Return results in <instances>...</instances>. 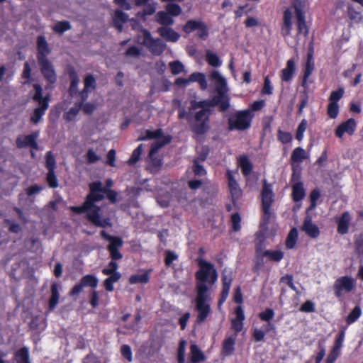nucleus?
Wrapping results in <instances>:
<instances>
[{"instance_id": "f257e3e1", "label": "nucleus", "mask_w": 363, "mask_h": 363, "mask_svg": "<svg viewBox=\"0 0 363 363\" xmlns=\"http://www.w3.org/2000/svg\"><path fill=\"white\" fill-rule=\"evenodd\" d=\"M196 262L199 269L195 273V310L197 312L196 323L201 324L206 321L211 312V305L207 303L210 299L209 286L207 284L213 285L217 281L218 274L212 263L201 257H198Z\"/></svg>"}, {"instance_id": "f03ea898", "label": "nucleus", "mask_w": 363, "mask_h": 363, "mask_svg": "<svg viewBox=\"0 0 363 363\" xmlns=\"http://www.w3.org/2000/svg\"><path fill=\"white\" fill-rule=\"evenodd\" d=\"M89 193L86 196L84 201L79 206H71L73 213L81 215L86 213V219L94 225L106 228L111 227L112 223L109 218L101 217V207L96 204L104 199L103 186L101 182L96 181L89 184Z\"/></svg>"}, {"instance_id": "7ed1b4c3", "label": "nucleus", "mask_w": 363, "mask_h": 363, "mask_svg": "<svg viewBox=\"0 0 363 363\" xmlns=\"http://www.w3.org/2000/svg\"><path fill=\"white\" fill-rule=\"evenodd\" d=\"M100 235L104 240L109 242L106 248L111 260L108 262L107 267L102 269V274L108 276L103 282L104 287L107 291L112 292L114 290L113 284L121 278V274L118 272V264L116 261L123 258L120 248L123 247V241L121 237L111 235L105 230H101Z\"/></svg>"}, {"instance_id": "20e7f679", "label": "nucleus", "mask_w": 363, "mask_h": 363, "mask_svg": "<svg viewBox=\"0 0 363 363\" xmlns=\"http://www.w3.org/2000/svg\"><path fill=\"white\" fill-rule=\"evenodd\" d=\"M36 48L38 63L40 72L48 83L45 86L48 89L56 83L57 77L53 64L48 58L51 49L44 35H40L37 37Z\"/></svg>"}, {"instance_id": "39448f33", "label": "nucleus", "mask_w": 363, "mask_h": 363, "mask_svg": "<svg viewBox=\"0 0 363 363\" xmlns=\"http://www.w3.org/2000/svg\"><path fill=\"white\" fill-rule=\"evenodd\" d=\"M33 87L35 93L32 99L38 104V106L34 109L30 116V122L37 124L40 121L49 108L50 96H43V88L39 84H34Z\"/></svg>"}, {"instance_id": "423d86ee", "label": "nucleus", "mask_w": 363, "mask_h": 363, "mask_svg": "<svg viewBox=\"0 0 363 363\" xmlns=\"http://www.w3.org/2000/svg\"><path fill=\"white\" fill-rule=\"evenodd\" d=\"M254 114L250 109L238 111L228 120L229 130H245L250 128Z\"/></svg>"}, {"instance_id": "0eeeda50", "label": "nucleus", "mask_w": 363, "mask_h": 363, "mask_svg": "<svg viewBox=\"0 0 363 363\" xmlns=\"http://www.w3.org/2000/svg\"><path fill=\"white\" fill-rule=\"evenodd\" d=\"M274 194L273 192L272 184H269L266 179L263 182L262 189L261 191L262 209L263 212L262 221L264 224L269 223L272 216L271 207L274 201Z\"/></svg>"}, {"instance_id": "6e6552de", "label": "nucleus", "mask_w": 363, "mask_h": 363, "mask_svg": "<svg viewBox=\"0 0 363 363\" xmlns=\"http://www.w3.org/2000/svg\"><path fill=\"white\" fill-rule=\"evenodd\" d=\"M208 78L215 85L217 93L216 96L219 97L221 101L223 100L226 102L227 104L230 106V99L227 94L228 86L225 79L217 70L211 71L208 74Z\"/></svg>"}, {"instance_id": "1a4fd4ad", "label": "nucleus", "mask_w": 363, "mask_h": 363, "mask_svg": "<svg viewBox=\"0 0 363 363\" xmlns=\"http://www.w3.org/2000/svg\"><path fill=\"white\" fill-rule=\"evenodd\" d=\"M208 78L215 85L217 93L216 96L219 97L221 101L223 100L226 102L227 104L230 106V99L227 94L228 86L225 79L217 70L211 71L208 74Z\"/></svg>"}, {"instance_id": "9d476101", "label": "nucleus", "mask_w": 363, "mask_h": 363, "mask_svg": "<svg viewBox=\"0 0 363 363\" xmlns=\"http://www.w3.org/2000/svg\"><path fill=\"white\" fill-rule=\"evenodd\" d=\"M208 78L215 85L217 93L216 96L219 97L221 101L223 100L226 102L227 104L230 106V99L227 94L228 86L225 79L217 70L211 71L208 74Z\"/></svg>"}, {"instance_id": "9b49d317", "label": "nucleus", "mask_w": 363, "mask_h": 363, "mask_svg": "<svg viewBox=\"0 0 363 363\" xmlns=\"http://www.w3.org/2000/svg\"><path fill=\"white\" fill-rule=\"evenodd\" d=\"M211 110L204 109L196 112L194 118L196 123L191 125V130L196 135H204L209 129V118Z\"/></svg>"}, {"instance_id": "f8f14e48", "label": "nucleus", "mask_w": 363, "mask_h": 363, "mask_svg": "<svg viewBox=\"0 0 363 363\" xmlns=\"http://www.w3.org/2000/svg\"><path fill=\"white\" fill-rule=\"evenodd\" d=\"M143 41L142 44L147 48L149 51L155 55H160L166 49V44L160 38H153L147 29L143 28Z\"/></svg>"}, {"instance_id": "ddd939ff", "label": "nucleus", "mask_w": 363, "mask_h": 363, "mask_svg": "<svg viewBox=\"0 0 363 363\" xmlns=\"http://www.w3.org/2000/svg\"><path fill=\"white\" fill-rule=\"evenodd\" d=\"M218 106V110L220 112L226 111L230 106L226 102L221 101L219 97L214 96L211 99H205L199 101H193L191 103V109L196 110L201 108V110L208 109L211 110V107Z\"/></svg>"}, {"instance_id": "4468645a", "label": "nucleus", "mask_w": 363, "mask_h": 363, "mask_svg": "<svg viewBox=\"0 0 363 363\" xmlns=\"http://www.w3.org/2000/svg\"><path fill=\"white\" fill-rule=\"evenodd\" d=\"M355 287L354 279L350 276H342L337 278L333 284L334 294L337 298H341L345 293H350Z\"/></svg>"}, {"instance_id": "2eb2a0df", "label": "nucleus", "mask_w": 363, "mask_h": 363, "mask_svg": "<svg viewBox=\"0 0 363 363\" xmlns=\"http://www.w3.org/2000/svg\"><path fill=\"white\" fill-rule=\"evenodd\" d=\"M182 30L186 34L196 30V35L201 40H206L209 35L207 25L200 20L191 19L187 21L183 26Z\"/></svg>"}, {"instance_id": "dca6fc26", "label": "nucleus", "mask_w": 363, "mask_h": 363, "mask_svg": "<svg viewBox=\"0 0 363 363\" xmlns=\"http://www.w3.org/2000/svg\"><path fill=\"white\" fill-rule=\"evenodd\" d=\"M99 284L98 278L94 274H86L83 276L79 282L76 284L69 291L70 296H78L84 287H91L95 289Z\"/></svg>"}, {"instance_id": "f3484780", "label": "nucleus", "mask_w": 363, "mask_h": 363, "mask_svg": "<svg viewBox=\"0 0 363 363\" xmlns=\"http://www.w3.org/2000/svg\"><path fill=\"white\" fill-rule=\"evenodd\" d=\"M228 180V186L231 196V201L233 205H236L238 200L242 196V191L236 181L233 171L228 169L225 172Z\"/></svg>"}, {"instance_id": "a211bd4d", "label": "nucleus", "mask_w": 363, "mask_h": 363, "mask_svg": "<svg viewBox=\"0 0 363 363\" xmlns=\"http://www.w3.org/2000/svg\"><path fill=\"white\" fill-rule=\"evenodd\" d=\"M38 132L35 131L27 135H18L16 140V147L19 149L30 147L32 150H38L37 138Z\"/></svg>"}, {"instance_id": "6ab92c4d", "label": "nucleus", "mask_w": 363, "mask_h": 363, "mask_svg": "<svg viewBox=\"0 0 363 363\" xmlns=\"http://www.w3.org/2000/svg\"><path fill=\"white\" fill-rule=\"evenodd\" d=\"M357 129L356 121L351 118L340 123L335 130V135L338 138H342L345 133L352 135Z\"/></svg>"}, {"instance_id": "aec40b11", "label": "nucleus", "mask_w": 363, "mask_h": 363, "mask_svg": "<svg viewBox=\"0 0 363 363\" xmlns=\"http://www.w3.org/2000/svg\"><path fill=\"white\" fill-rule=\"evenodd\" d=\"M301 230L312 239L318 238L320 234L319 228L313 223L312 217L308 214L304 218Z\"/></svg>"}, {"instance_id": "412c9836", "label": "nucleus", "mask_w": 363, "mask_h": 363, "mask_svg": "<svg viewBox=\"0 0 363 363\" xmlns=\"http://www.w3.org/2000/svg\"><path fill=\"white\" fill-rule=\"evenodd\" d=\"M335 222L337 225V232L340 235H345L349 231L352 217L348 211H345L340 217H335Z\"/></svg>"}, {"instance_id": "4be33fe9", "label": "nucleus", "mask_w": 363, "mask_h": 363, "mask_svg": "<svg viewBox=\"0 0 363 363\" xmlns=\"http://www.w3.org/2000/svg\"><path fill=\"white\" fill-rule=\"evenodd\" d=\"M295 14L298 34L303 35L305 37L307 36L309 29L306 24L304 11L301 8L295 6Z\"/></svg>"}, {"instance_id": "5701e85b", "label": "nucleus", "mask_w": 363, "mask_h": 363, "mask_svg": "<svg viewBox=\"0 0 363 363\" xmlns=\"http://www.w3.org/2000/svg\"><path fill=\"white\" fill-rule=\"evenodd\" d=\"M315 65L313 62V50H311L307 54V60L306 62L304 71H303V76L301 81V86L303 88L308 87V79L309 77L311 75L314 70Z\"/></svg>"}, {"instance_id": "b1692460", "label": "nucleus", "mask_w": 363, "mask_h": 363, "mask_svg": "<svg viewBox=\"0 0 363 363\" xmlns=\"http://www.w3.org/2000/svg\"><path fill=\"white\" fill-rule=\"evenodd\" d=\"M292 12L289 9H286L284 11L283 23L281 26V35L286 38L291 35L292 29Z\"/></svg>"}, {"instance_id": "393cba45", "label": "nucleus", "mask_w": 363, "mask_h": 363, "mask_svg": "<svg viewBox=\"0 0 363 363\" xmlns=\"http://www.w3.org/2000/svg\"><path fill=\"white\" fill-rule=\"evenodd\" d=\"M157 31L162 38L168 42L175 43L180 38V35L169 26L160 27Z\"/></svg>"}, {"instance_id": "a878e982", "label": "nucleus", "mask_w": 363, "mask_h": 363, "mask_svg": "<svg viewBox=\"0 0 363 363\" xmlns=\"http://www.w3.org/2000/svg\"><path fill=\"white\" fill-rule=\"evenodd\" d=\"M296 72V63L294 59H289L286 62V66L281 70V79L283 82L291 81Z\"/></svg>"}, {"instance_id": "bb28decb", "label": "nucleus", "mask_w": 363, "mask_h": 363, "mask_svg": "<svg viewBox=\"0 0 363 363\" xmlns=\"http://www.w3.org/2000/svg\"><path fill=\"white\" fill-rule=\"evenodd\" d=\"M238 164L241 169L244 177H248L253 170V164L246 155H240L238 158Z\"/></svg>"}, {"instance_id": "cd10ccee", "label": "nucleus", "mask_w": 363, "mask_h": 363, "mask_svg": "<svg viewBox=\"0 0 363 363\" xmlns=\"http://www.w3.org/2000/svg\"><path fill=\"white\" fill-rule=\"evenodd\" d=\"M206 360V356L198 345L192 344L190 346V359L187 363H199Z\"/></svg>"}, {"instance_id": "c85d7f7f", "label": "nucleus", "mask_w": 363, "mask_h": 363, "mask_svg": "<svg viewBox=\"0 0 363 363\" xmlns=\"http://www.w3.org/2000/svg\"><path fill=\"white\" fill-rule=\"evenodd\" d=\"M50 291L51 296L48 301V309L50 311H52L56 308L57 303H59V285L55 282L52 283L51 284Z\"/></svg>"}, {"instance_id": "c756f323", "label": "nucleus", "mask_w": 363, "mask_h": 363, "mask_svg": "<svg viewBox=\"0 0 363 363\" xmlns=\"http://www.w3.org/2000/svg\"><path fill=\"white\" fill-rule=\"evenodd\" d=\"M69 76L70 78V85L68 89V93L71 97H74L78 92L77 87L79 82V78L74 68H72L69 71Z\"/></svg>"}, {"instance_id": "7c9ffc66", "label": "nucleus", "mask_w": 363, "mask_h": 363, "mask_svg": "<svg viewBox=\"0 0 363 363\" xmlns=\"http://www.w3.org/2000/svg\"><path fill=\"white\" fill-rule=\"evenodd\" d=\"M306 195L303 184L301 182L292 184L291 197L294 202L301 201Z\"/></svg>"}, {"instance_id": "2f4dec72", "label": "nucleus", "mask_w": 363, "mask_h": 363, "mask_svg": "<svg viewBox=\"0 0 363 363\" xmlns=\"http://www.w3.org/2000/svg\"><path fill=\"white\" fill-rule=\"evenodd\" d=\"M156 21L162 25V27H169L174 24L173 18L165 11H158L155 16Z\"/></svg>"}, {"instance_id": "473e14b6", "label": "nucleus", "mask_w": 363, "mask_h": 363, "mask_svg": "<svg viewBox=\"0 0 363 363\" xmlns=\"http://www.w3.org/2000/svg\"><path fill=\"white\" fill-rule=\"evenodd\" d=\"M151 272V269L146 270L145 273L142 274H132L129 279L128 282L130 284H147L150 281V274Z\"/></svg>"}, {"instance_id": "72a5a7b5", "label": "nucleus", "mask_w": 363, "mask_h": 363, "mask_svg": "<svg viewBox=\"0 0 363 363\" xmlns=\"http://www.w3.org/2000/svg\"><path fill=\"white\" fill-rule=\"evenodd\" d=\"M14 359L17 363H30L29 350L27 347H23L14 354Z\"/></svg>"}, {"instance_id": "f704fd0d", "label": "nucleus", "mask_w": 363, "mask_h": 363, "mask_svg": "<svg viewBox=\"0 0 363 363\" xmlns=\"http://www.w3.org/2000/svg\"><path fill=\"white\" fill-rule=\"evenodd\" d=\"M235 338L233 337H228L225 338L223 342L222 345V353L225 356H230L233 354L235 350Z\"/></svg>"}, {"instance_id": "c9c22d12", "label": "nucleus", "mask_w": 363, "mask_h": 363, "mask_svg": "<svg viewBox=\"0 0 363 363\" xmlns=\"http://www.w3.org/2000/svg\"><path fill=\"white\" fill-rule=\"evenodd\" d=\"M306 158V150L301 147H296L291 155V164L293 165L294 163H298L303 162Z\"/></svg>"}, {"instance_id": "e433bc0d", "label": "nucleus", "mask_w": 363, "mask_h": 363, "mask_svg": "<svg viewBox=\"0 0 363 363\" xmlns=\"http://www.w3.org/2000/svg\"><path fill=\"white\" fill-rule=\"evenodd\" d=\"M263 255L265 256L266 258L269 261L279 262L284 258V252L281 250H266L263 252Z\"/></svg>"}, {"instance_id": "4c0bfd02", "label": "nucleus", "mask_w": 363, "mask_h": 363, "mask_svg": "<svg viewBox=\"0 0 363 363\" xmlns=\"http://www.w3.org/2000/svg\"><path fill=\"white\" fill-rule=\"evenodd\" d=\"M189 80L198 82L201 90H206L208 87L207 80L203 73L194 72L189 76Z\"/></svg>"}, {"instance_id": "58836bf2", "label": "nucleus", "mask_w": 363, "mask_h": 363, "mask_svg": "<svg viewBox=\"0 0 363 363\" xmlns=\"http://www.w3.org/2000/svg\"><path fill=\"white\" fill-rule=\"evenodd\" d=\"M72 29V26L68 21H61L57 22L52 27V30L57 34L62 35L65 32Z\"/></svg>"}, {"instance_id": "ea45409f", "label": "nucleus", "mask_w": 363, "mask_h": 363, "mask_svg": "<svg viewBox=\"0 0 363 363\" xmlns=\"http://www.w3.org/2000/svg\"><path fill=\"white\" fill-rule=\"evenodd\" d=\"M163 132L162 130L159 128L156 130L152 131L150 130H147L145 131V135H140L138 138V141H143V140H151V139H160L162 137Z\"/></svg>"}, {"instance_id": "a19ab883", "label": "nucleus", "mask_w": 363, "mask_h": 363, "mask_svg": "<svg viewBox=\"0 0 363 363\" xmlns=\"http://www.w3.org/2000/svg\"><path fill=\"white\" fill-rule=\"evenodd\" d=\"M298 239V231L296 228H293L290 230L286 239V247L288 249H292L295 247Z\"/></svg>"}, {"instance_id": "79ce46f5", "label": "nucleus", "mask_w": 363, "mask_h": 363, "mask_svg": "<svg viewBox=\"0 0 363 363\" xmlns=\"http://www.w3.org/2000/svg\"><path fill=\"white\" fill-rule=\"evenodd\" d=\"M82 104H74V106L72 107L68 111H66L63 114V118L67 122L72 121L75 119L77 116L78 115L80 111V106Z\"/></svg>"}, {"instance_id": "37998d69", "label": "nucleus", "mask_w": 363, "mask_h": 363, "mask_svg": "<svg viewBox=\"0 0 363 363\" xmlns=\"http://www.w3.org/2000/svg\"><path fill=\"white\" fill-rule=\"evenodd\" d=\"M206 60L207 63L213 67H220L222 65V62L219 57L210 51H207L206 54Z\"/></svg>"}, {"instance_id": "c03bdc74", "label": "nucleus", "mask_w": 363, "mask_h": 363, "mask_svg": "<svg viewBox=\"0 0 363 363\" xmlns=\"http://www.w3.org/2000/svg\"><path fill=\"white\" fill-rule=\"evenodd\" d=\"M161 138H162L161 140L157 141V142L155 143L154 144H152L150 152V155H151L152 154H153L156 151H157V150L159 148H161L162 147L164 146L165 145L170 143L172 141V136L169 135H166V136L162 135V137Z\"/></svg>"}, {"instance_id": "a18cd8bd", "label": "nucleus", "mask_w": 363, "mask_h": 363, "mask_svg": "<svg viewBox=\"0 0 363 363\" xmlns=\"http://www.w3.org/2000/svg\"><path fill=\"white\" fill-rule=\"evenodd\" d=\"M186 345V340L182 339L179 341L177 355V363H185Z\"/></svg>"}, {"instance_id": "49530a36", "label": "nucleus", "mask_w": 363, "mask_h": 363, "mask_svg": "<svg viewBox=\"0 0 363 363\" xmlns=\"http://www.w3.org/2000/svg\"><path fill=\"white\" fill-rule=\"evenodd\" d=\"M143 144H140L133 152L131 156L128 160V164L129 165H133L136 164L141 156V154L143 152Z\"/></svg>"}, {"instance_id": "de8ad7c7", "label": "nucleus", "mask_w": 363, "mask_h": 363, "mask_svg": "<svg viewBox=\"0 0 363 363\" xmlns=\"http://www.w3.org/2000/svg\"><path fill=\"white\" fill-rule=\"evenodd\" d=\"M362 314L361 308L359 306H355L352 311L349 313V315L346 318V322L347 324L350 325L360 317Z\"/></svg>"}, {"instance_id": "09e8293b", "label": "nucleus", "mask_w": 363, "mask_h": 363, "mask_svg": "<svg viewBox=\"0 0 363 363\" xmlns=\"http://www.w3.org/2000/svg\"><path fill=\"white\" fill-rule=\"evenodd\" d=\"M320 196V192L318 189H314L310 194V206L307 209V212L313 210L317 206V201Z\"/></svg>"}, {"instance_id": "8fccbe9b", "label": "nucleus", "mask_w": 363, "mask_h": 363, "mask_svg": "<svg viewBox=\"0 0 363 363\" xmlns=\"http://www.w3.org/2000/svg\"><path fill=\"white\" fill-rule=\"evenodd\" d=\"M166 11L172 17L178 16L182 13V8L179 4L169 3L165 6Z\"/></svg>"}, {"instance_id": "3c124183", "label": "nucleus", "mask_w": 363, "mask_h": 363, "mask_svg": "<svg viewBox=\"0 0 363 363\" xmlns=\"http://www.w3.org/2000/svg\"><path fill=\"white\" fill-rule=\"evenodd\" d=\"M230 223L233 231L238 232L241 229V217L238 212L233 213L230 216Z\"/></svg>"}, {"instance_id": "603ef678", "label": "nucleus", "mask_w": 363, "mask_h": 363, "mask_svg": "<svg viewBox=\"0 0 363 363\" xmlns=\"http://www.w3.org/2000/svg\"><path fill=\"white\" fill-rule=\"evenodd\" d=\"M345 93L344 88L339 87L337 90L333 91L329 96V102L333 104H338V101L343 96Z\"/></svg>"}, {"instance_id": "864d4df0", "label": "nucleus", "mask_w": 363, "mask_h": 363, "mask_svg": "<svg viewBox=\"0 0 363 363\" xmlns=\"http://www.w3.org/2000/svg\"><path fill=\"white\" fill-rule=\"evenodd\" d=\"M169 66L172 74L174 75L180 74L184 69V65L179 60L169 62Z\"/></svg>"}, {"instance_id": "5fc2aeb1", "label": "nucleus", "mask_w": 363, "mask_h": 363, "mask_svg": "<svg viewBox=\"0 0 363 363\" xmlns=\"http://www.w3.org/2000/svg\"><path fill=\"white\" fill-rule=\"evenodd\" d=\"M274 316V311L272 308H267L264 311L258 314L259 318L265 322H269L272 320Z\"/></svg>"}, {"instance_id": "6e6d98bb", "label": "nucleus", "mask_w": 363, "mask_h": 363, "mask_svg": "<svg viewBox=\"0 0 363 363\" xmlns=\"http://www.w3.org/2000/svg\"><path fill=\"white\" fill-rule=\"evenodd\" d=\"M45 167L48 171H55L56 162L50 151L48 152L45 155Z\"/></svg>"}, {"instance_id": "4d7b16f0", "label": "nucleus", "mask_w": 363, "mask_h": 363, "mask_svg": "<svg viewBox=\"0 0 363 363\" xmlns=\"http://www.w3.org/2000/svg\"><path fill=\"white\" fill-rule=\"evenodd\" d=\"M128 20V16L120 9H116L113 18V23H124Z\"/></svg>"}, {"instance_id": "13d9d810", "label": "nucleus", "mask_w": 363, "mask_h": 363, "mask_svg": "<svg viewBox=\"0 0 363 363\" xmlns=\"http://www.w3.org/2000/svg\"><path fill=\"white\" fill-rule=\"evenodd\" d=\"M46 182L49 187L55 189L58 186V181L55 171H48L46 177Z\"/></svg>"}, {"instance_id": "bf43d9fd", "label": "nucleus", "mask_w": 363, "mask_h": 363, "mask_svg": "<svg viewBox=\"0 0 363 363\" xmlns=\"http://www.w3.org/2000/svg\"><path fill=\"white\" fill-rule=\"evenodd\" d=\"M178 259V255L173 251L167 250L164 252V264L170 267L172 262Z\"/></svg>"}, {"instance_id": "052dcab7", "label": "nucleus", "mask_w": 363, "mask_h": 363, "mask_svg": "<svg viewBox=\"0 0 363 363\" xmlns=\"http://www.w3.org/2000/svg\"><path fill=\"white\" fill-rule=\"evenodd\" d=\"M327 113L330 118H336L339 113L338 104H333L329 102L327 108Z\"/></svg>"}, {"instance_id": "680f3d73", "label": "nucleus", "mask_w": 363, "mask_h": 363, "mask_svg": "<svg viewBox=\"0 0 363 363\" xmlns=\"http://www.w3.org/2000/svg\"><path fill=\"white\" fill-rule=\"evenodd\" d=\"M307 128V121L305 119H303L301 123L298 124V126L296 133V138L301 142L303 138V134Z\"/></svg>"}, {"instance_id": "e2e57ef3", "label": "nucleus", "mask_w": 363, "mask_h": 363, "mask_svg": "<svg viewBox=\"0 0 363 363\" xmlns=\"http://www.w3.org/2000/svg\"><path fill=\"white\" fill-rule=\"evenodd\" d=\"M85 89L89 90V89H94L96 86V79L91 74L86 75L84 79Z\"/></svg>"}, {"instance_id": "0e129e2a", "label": "nucleus", "mask_w": 363, "mask_h": 363, "mask_svg": "<svg viewBox=\"0 0 363 363\" xmlns=\"http://www.w3.org/2000/svg\"><path fill=\"white\" fill-rule=\"evenodd\" d=\"M277 137L278 140L283 144L291 143L293 138L292 135L289 132L282 131L281 130H278Z\"/></svg>"}, {"instance_id": "69168bd1", "label": "nucleus", "mask_w": 363, "mask_h": 363, "mask_svg": "<svg viewBox=\"0 0 363 363\" xmlns=\"http://www.w3.org/2000/svg\"><path fill=\"white\" fill-rule=\"evenodd\" d=\"M262 94L271 95L273 93V86L271 84L269 76H266L264 79V84L261 91Z\"/></svg>"}, {"instance_id": "338daca9", "label": "nucleus", "mask_w": 363, "mask_h": 363, "mask_svg": "<svg viewBox=\"0 0 363 363\" xmlns=\"http://www.w3.org/2000/svg\"><path fill=\"white\" fill-rule=\"evenodd\" d=\"M103 193L104 195H106L110 202L112 203H115L116 202L118 193L116 191L103 186Z\"/></svg>"}, {"instance_id": "774afa93", "label": "nucleus", "mask_w": 363, "mask_h": 363, "mask_svg": "<svg viewBox=\"0 0 363 363\" xmlns=\"http://www.w3.org/2000/svg\"><path fill=\"white\" fill-rule=\"evenodd\" d=\"M89 303L92 308H95L99 306V291L93 289L89 294Z\"/></svg>"}]
</instances>
